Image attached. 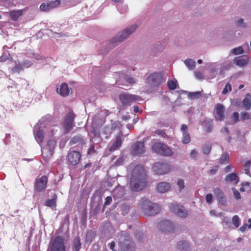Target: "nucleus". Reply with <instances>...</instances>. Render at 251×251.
Returning a JSON list of instances; mask_svg holds the SVG:
<instances>
[{
  "label": "nucleus",
  "mask_w": 251,
  "mask_h": 251,
  "mask_svg": "<svg viewBox=\"0 0 251 251\" xmlns=\"http://www.w3.org/2000/svg\"><path fill=\"white\" fill-rule=\"evenodd\" d=\"M225 180L227 182L236 184L239 182V177L235 173H231L226 176Z\"/></svg>",
  "instance_id": "nucleus-27"
},
{
  "label": "nucleus",
  "mask_w": 251,
  "mask_h": 251,
  "mask_svg": "<svg viewBox=\"0 0 251 251\" xmlns=\"http://www.w3.org/2000/svg\"><path fill=\"white\" fill-rule=\"evenodd\" d=\"M146 173L144 167L141 165H137L133 170L132 177L130 180L131 189L134 191H140L146 185Z\"/></svg>",
  "instance_id": "nucleus-2"
},
{
  "label": "nucleus",
  "mask_w": 251,
  "mask_h": 251,
  "mask_svg": "<svg viewBox=\"0 0 251 251\" xmlns=\"http://www.w3.org/2000/svg\"><path fill=\"white\" fill-rule=\"evenodd\" d=\"M232 118L235 122H237L239 118V114L237 112H234L232 115Z\"/></svg>",
  "instance_id": "nucleus-56"
},
{
  "label": "nucleus",
  "mask_w": 251,
  "mask_h": 251,
  "mask_svg": "<svg viewBox=\"0 0 251 251\" xmlns=\"http://www.w3.org/2000/svg\"><path fill=\"white\" fill-rule=\"evenodd\" d=\"M177 81L174 80H169L167 82V85L170 89L174 90L176 88Z\"/></svg>",
  "instance_id": "nucleus-44"
},
{
  "label": "nucleus",
  "mask_w": 251,
  "mask_h": 251,
  "mask_svg": "<svg viewBox=\"0 0 251 251\" xmlns=\"http://www.w3.org/2000/svg\"><path fill=\"white\" fill-rule=\"evenodd\" d=\"M171 211L180 217H185L187 213L183 207L177 203H172L170 205Z\"/></svg>",
  "instance_id": "nucleus-12"
},
{
  "label": "nucleus",
  "mask_w": 251,
  "mask_h": 251,
  "mask_svg": "<svg viewBox=\"0 0 251 251\" xmlns=\"http://www.w3.org/2000/svg\"><path fill=\"white\" fill-rule=\"evenodd\" d=\"M201 92L196 91L194 92H189L188 96L191 99H196L199 98L201 96Z\"/></svg>",
  "instance_id": "nucleus-40"
},
{
  "label": "nucleus",
  "mask_w": 251,
  "mask_h": 251,
  "mask_svg": "<svg viewBox=\"0 0 251 251\" xmlns=\"http://www.w3.org/2000/svg\"><path fill=\"white\" fill-rule=\"evenodd\" d=\"M249 61V57L246 56L243 58H236L233 60V63L240 67H243L248 65Z\"/></svg>",
  "instance_id": "nucleus-23"
},
{
  "label": "nucleus",
  "mask_w": 251,
  "mask_h": 251,
  "mask_svg": "<svg viewBox=\"0 0 251 251\" xmlns=\"http://www.w3.org/2000/svg\"><path fill=\"white\" fill-rule=\"evenodd\" d=\"M22 15V10L13 11L10 12V16L11 19L14 21L17 20V19Z\"/></svg>",
  "instance_id": "nucleus-34"
},
{
  "label": "nucleus",
  "mask_w": 251,
  "mask_h": 251,
  "mask_svg": "<svg viewBox=\"0 0 251 251\" xmlns=\"http://www.w3.org/2000/svg\"><path fill=\"white\" fill-rule=\"evenodd\" d=\"M117 9L121 13H124L127 11V5L124 3V1H123V4L120 3V4H117Z\"/></svg>",
  "instance_id": "nucleus-38"
},
{
  "label": "nucleus",
  "mask_w": 251,
  "mask_h": 251,
  "mask_svg": "<svg viewBox=\"0 0 251 251\" xmlns=\"http://www.w3.org/2000/svg\"><path fill=\"white\" fill-rule=\"evenodd\" d=\"M80 247V241L78 238H76L74 240L73 247L74 251H79Z\"/></svg>",
  "instance_id": "nucleus-41"
},
{
  "label": "nucleus",
  "mask_w": 251,
  "mask_h": 251,
  "mask_svg": "<svg viewBox=\"0 0 251 251\" xmlns=\"http://www.w3.org/2000/svg\"><path fill=\"white\" fill-rule=\"evenodd\" d=\"M57 199V195L54 194L53 197L51 199H48L46 202L45 205L51 208H55L56 206V201Z\"/></svg>",
  "instance_id": "nucleus-31"
},
{
  "label": "nucleus",
  "mask_w": 251,
  "mask_h": 251,
  "mask_svg": "<svg viewBox=\"0 0 251 251\" xmlns=\"http://www.w3.org/2000/svg\"><path fill=\"white\" fill-rule=\"evenodd\" d=\"M151 202L145 199H142L139 203V207L146 214L147 213V210L151 207Z\"/></svg>",
  "instance_id": "nucleus-25"
},
{
  "label": "nucleus",
  "mask_w": 251,
  "mask_h": 251,
  "mask_svg": "<svg viewBox=\"0 0 251 251\" xmlns=\"http://www.w3.org/2000/svg\"><path fill=\"white\" fill-rule=\"evenodd\" d=\"M171 188V184L167 182L159 183L156 187V190L160 193H164L168 191Z\"/></svg>",
  "instance_id": "nucleus-22"
},
{
  "label": "nucleus",
  "mask_w": 251,
  "mask_h": 251,
  "mask_svg": "<svg viewBox=\"0 0 251 251\" xmlns=\"http://www.w3.org/2000/svg\"><path fill=\"white\" fill-rule=\"evenodd\" d=\"M213 192L218 201L222 205H225L226 202V201L223 191L219 188H215Z\"/></svg>",
  "instance_id": "nucleus-17"
},
{
  "label": "nucleus",
  "mask_w": 251,
  "mask_h": 251,
  "mask_svg": "<svg viewBox=\"0 0 251 251\" xmlns=\"http://www.w3.org/2000/svg\"><path fill=\"white\" fill-rule=\"evenodd\" d=\"M24 68V64L21 63H16L15 66L12 69L13 72H19Z\"/></svg>",
  "instance_id": "nucleus-42"
},
{
  "label": "nucleus",
  "mask_w": 251,
  "mask_h": 251,
  "mask_svg": "<svg viewBox=\"0 0 251 251\" xmlns=\"http://www.w3.org/2000/svg\"><path fill=\"white\" fill-rule=\"evenodd\" d=\"M125 79L126 81L127 82V83L129 84H133L135 82V79L130 76H128V75L126 76L125 77Z\"/></svg>",
  "instance_id": "nucleus-50"
},
{
  "label": "nucleus",
  "mask_w": 251,
  "mask_h": 251,
  "mask_svg": "<svg viewBox=\"0 0 251 251\" xmlns=\"http://www.w3.org/2000/svg\"><path fill=\"white\" fill-rule=\"evenodd\" d=\"M74 118L75 114L73 112H69L66 115L63 124V128L65 133L69 132L73 128Z\"/></svg>",
  "instance_id": "nucleus-10"
},
{
  "label": "nucleus",
  "mask_w": 251,
  "mask_h": 251,
  "mask_svg": "<svg viewBox=\"0 0 251 251\" xmlns=\"http://www.w3.org/2000/svg\"><path fill=\"white\" fill-rule=\"evenodd\" d=\"M125 194V189L122 186L115 188L112 192L113 198L116 200L122 198Z\"/></svg>",
  "instance_id": "nucleus-21"
},
{
  "label": "nucleus",
  "mask_w": 251,
  "mask_h": 251,
  "mask_svg": "<svg viewBox=\"0 0 251 251\" xmlns=\"http://www.w3.org/2000/svg\"><path fill=\"white\" fill-rule=\"evenodd\" d=\"M177 185L178 186L179 190L181 191L184 188V181L182 179H179L177 182Z\"/></svg>",
  "instance_id": "nucleus-49"
},
{
  "label": "nucleus",
  "mask_w": 251,
  "mask_h": 251,
  "mask_svg": "<svg viewBox=\"0 0 251 251\" xmlns=\"http://www.w3.org/2000/svg\"><path fill=\"white\" fill-rule=\"evenodd\" d=\"M145 152V148L143 142H137L132 146V152L135 154H143Z\"/></svg>",
  "instance_id": "nucleus-15"
},
{
  "label": "nucleus",
  "mask_w": 251,
  "mask_h": 251,
  "mask_svg": "<svg viewBox=\"0 0 251 251\" xmlns=\"http://www.w3.org/2000/svg\"><path fill=\"white\" fill-rule=\"evenodd\" d=\"M57 92L60 95L66 97L71 93L72 90L68 88L66 83H62L59 87L57 88Z\"/></svg>",
  "instance_id": "nucleus-18"
},
{
  "label": "nucleus",
  "mask_w": 251,
  "mask_h": 251,
  "mask_svg": "<svg viewBox=\"0 0 251 251\" xmlns=\"http://www.w3.org/2000/svg\"><path fill=\"white\" fill-rule=\"evenodd\" d=\"M55 146V139L52 138L48 140L47 145L42 149V155L45 159H48L52 156Z\"/></svg>",
  "instance_id": "nucleus-6"
},
{
  "label": "nucleus",
  "mask_w": 251,
  "mask_h": 251,
  "mask_svg": "<svg viewBox=\"0 0 251 251\" xmlns=\"http://www.w3.org/2000/svg\"><path fill=\"white\" fill-rule=\"evenodd\" d=\"M231 90V86L229 83H227L225 86V88L223 89V94H226L228 91H230Z\"/></svg>",
  "instance_id": "nucleus-52"
},
{
  "label": "nucleus",
  "mask_w": 251,
  "mask_h": 251,
  "mask_svg": "<svg viewBox=\"0 0 251 251\" xmlns=\"http://www.w3.org/2000/svg\"><path fill=\"white\" fill-rule=\"evenodd\" d=\"M195 76L197 78L200 79H202L203 77L202 73L199 71H196L195 72Z\"/></svg>",
  "instance_id": "nucleus-55"
},
{
  "label": "nucleus",
  "mask_w": 251,
  "mask_h": 251,
  "mask_svg": "<svg viewBox=\"0 0 251 251\" xmlns=\"http://www.w3.org/2000/svg\"><path fill=\"white\" fill-rule=\"evenodd\" d=\"M249 225H247V224H244L240 228V230L242 232H244L247 228H251V219H250L248 220Z\"/></svg>",
  "instance_id": "nucleus-46"
},
{
  "label": "nucleus",
  "mask_w": 251,
  "mask_h": 251,
  "mask_svg": "<svg viewBox=\"0 0 251 251\" xmlns=\"http://www.w3.org/2000/svg\"><path fill=\"white\" fill-rule=\"evenodd\" d=\"M236 25L238 27L242 28H245L247 26L246 23L244 22V19L242 18H240L236 21Z\"/></svg>",
  "instance_id": "nucleus-43"
},
{
  "label": "nucleus",
  "mask_w": 251,
  "mask_h": 251,
  "mask_svg": "<svg viewBox=\"0 0 251 251\" xmlns=\"http://www.w3.org/2000/svg\"><path fill=\"white\" fill-rule=\"evenodd\" d=\"M251 118V114L248 112H242L240 113V118L242 120L250 119Z\"/></svg>",
  "instance_id": "nucleus-45"
},
{
  "label": "nucleus",
  "mask_w": 251,
  "mask_h": 251,
  "mask_svg": "<svg viewBox=\"0 0 251 251\" xmlns=\"http://www.w3.org/2000/svg\"><path fill=\"white\" fill-rule=\"evenodd\" d=\"M243 105L246 110H249L251 106V95L247 94L243 101Z\"/></svg>",
  "instance_id": "nucleus-30"
},
{
  "label": "nucleus",
  "mask_w": 251,
  "mask_h": 251,
  "mask_svg": "<svg viewBox=\"0 0 251 251\" xmlns=\"http://www.w3.org/2000/svg\"><path fill=\"white\" fill-rule=\"evenodd\" d=\"M56 128L49 121L43 118L34 126V137L38 143H42L45 135L48 136L53 135L57 131Z\"/></svg>",
  "instance_id": "nucleus-1"
},
{
  "label": "nucleus",
  "mask_w": 251,
  "mask_h": 251,
  "mask_svg": "<svg viewBox=\"0 0 251 251\" xmlns=\"http://www.w3.org/2000/svg\"><path fill=\"white\" fill-rule=\"evenodd\" d=\"M22 64H24V68H25V67H27V68L29 67L32 64V63L29 61H26L25 62L22 63Z\"/></svg>",
  "instance_id": "nucleus-59"
},
{
  "label": "nucleus",
  "mask_w": 251,
  "mask_h": 251,
  "mask_svg": "<svg viewBox=\"0 0 251 251\" xmlns=\"http://www.w3.org/2000/svg\"><path fill=\"white\" fill-rule=\"evenodd\" d=\"M184 63L190 70H193L195 68V61L193 59H186Z\"/></svg>",
  "instance_id": "nucleus-33"
},
{
  "label": "nucleus",
  "mask_w": 251,
  "mask_h": 251,
  "mask_svg": "<svg viewBox=\"0 0 251 251\" xmlns=\"http://www.w3.org/2000/svg\"><path fill=\"white\" fill-rule=\"evenodd\" d=\"M48 251H65L62 238L56 237Z\"/></svg>",
  "instance_id": "nucleus-9"
},
{
  "label": "nucleus",
  "mask_w": 251,
  "mask_h": 251,
  "mask_svg": "<svg viewBox=\"0 0 251 251\" xmlns=\"http://www.w3.org/2000/svg\"><path fill=\"white\" fill-rule=\"evenodd\" d=\"M232 223L236 227H238L240 225V219L237 215H235L232 218Z\"/></svg>",
  "instance_id": "nucleus-48"
},
{
  "label": "nucleus",
  "mask_w": 251,
  "mask_h": 251,
  "mask_svg": "<svg viewBox=\"0 0 251 251\" xmlns=\"http://www.w3.org/2000/svg\"><path fill=\"white\" fill-rule=\"evenodd\" d=\"M153 171L158 175H164L168 173L171 170L170 165L164 163H156L152 167Z\"/></svg>",
  "instance_id": "nucleus-7"
},
{
  "label": "nucleus",
  "mask_w": 251,
  "mask_h": 251,
  "mask_svg": "<svg viewBox=\"0 0 251 251\" xmlns=\"http://www.w3.org/2000/svg\"><path fill=\"white\" fill-rule=\"evenodd\" d=\"M80 158V154L79 152L75 151H71L68 155V160L72 165L77 164Z\"/></svg>",
  "instance_id": "nucleus-16"
},
{
  "label": "nucleus",
  "mask_w": 251,
  "mask_h": 251,
  "mask_svg": "<svg viewBox=\"0 0 251 251\" xmlns=\"http://www.w3.org/2000/svg\"><path fill=\"white\" fill-rule=\"evenodd\" d=\"M234 55H240L244 53V49L242 47L240 46L232 49L230 51Z\"/></svg>",
  "instance_id": "nucleus-35"
},
{
  "label": "nucleus",
  "mask_w": 251,
  "mask_h": 251,
  "mask_svg": "<svg viewBox=\"0 0 251 251\" xmlns=\"http://www.w3.org/2000/svg\"><path fill=\"white\" fill-rule=\"evenodd\" d=\"M161 75L159 73H153L147 79V83L151 87H156L162 82Z\"/></svg>",
  "instance_id": "nucleus-11"
},
{
  "label": "nucleus",
  "mask_w": 251,
  "mask_h": 251,
  "mask_svg": "<svg viewBox=\"0 0 251 251\" xmlns=\"http://www.w3.org/2000/svg\"><path fill=\"white\" fill-rule=\"evenodd\" d=\"M212 195L211 194H207L205 197V200L207 203H211L212 201Z\"/></svg>",
  "instance_id": "nucleus-53"
},
{
  "label": "nucleus",
  "mask_w": 251,
  "mask_h": 251,
  "mask_svg": "<svg viewBox=\"0 0 251 251\" xmlns=\"http://www.w3.org/2000/svg\"><path fill=\"white\" fill-rule=\"evenodd\" d=\"M177 248L181 251H187L189 248V244L186 241H179L177 243Z\"/></svg>",
  "instance_id": "nucleus-32"
},
{
  "label": "nucleus",
  "mask_w": 251,
  "mask_h": 251,
  "mask_svg": "<svg viewBox=\"0 0 251 251\" xmlns=\"http://www.w3.org/2000/svg\"><path fill=\"white\" fill-rule=\"evenodd\" d=\"M211 150V145L210 143H206L203 145L202 148L203 152L205 154L210 153Z\"/></svg>",
  "instance_id": "nucleus-39"
},
{
  "label": "nucleus",
  "mask_w": 251,
  "mask_h": 251,
  "mask_svg": "<svg viewBox=\"0 0 251 251\" xmlns=\"http://www.w3.org/2000/svg\"><path fill=\"white\" fill-rule=\"evenodd\" d=\"M232 190L235 199L237 200L240 199L241 195L240 193L234 188H233Z\"/></svg>",
  "instance_id": "nucleus-51"
},
{
  "label": "nucleus",
  "mask_w": 251,
  "mask_h": 251,
  "mask_svg": "<svg viewBox=\"0 0 251 251\" xmlns=\"http://www.w3.org/2000/svg\"><path fill=\"white\" fill-rule=\"evenodd\" d=\"M190 155L192 158H196L198 156V152L195 150H193L191 151Z\"/></svg>",
  "instance_id": "nucleus-54"
},
{
  "label": "nucleus",
  "mask_w": 251,
  "mask_h": 251,
  "mask_svg": "<svg viewBox=\"0 0 251 251\" xmlns=\"http://www.w3.org/2000/svg\"><path fill=\"white\" fill-rule=\"evenodd\" d=\"M152 150L158 154L165 156H171L174 153L170 148L160 143L154 144L152 147Z\"/></svg>",
  "instance_id": "nucleus-5"
},
{
  "label": "nucleus",
  "mask_w": 251,
  "mask_h": 251,
  "mask_svg": "<svg viewBox=\"0 0 251 251\" xmlns=\"http://www.w3.org/2000/svg\"><path fill=\"white\" fill-rule=\"evenodd\" d=\"M251 165V161L250 160L247 161L244 164L245 168H249Z\"/></svg>",
  "instance_id": "nucleus-60"
},
{
  "label": "nucleus",
  "mask_w": 251,
  "mask_h": 251,
  "mask_svg": "<svg viewBox=\"0 0 251 251\" xmlns=\"http://www.w3.org/2000/svg\"><path fill=\"white\" fill-rule=\"evenodd\" d=\"M60 4V1L55 0L47 3H43L40 6L41 11L48 12L54 8L58 6Z\"/></svg>",
  "instance_id": "nucleus-13"
},
{
  "label": "nucleus",
  "mask_w": 251,
  "mask_h": 251,
  "mask_svg": "<svg viewBox=\"0 0 251 251\" xmlns=\"http://www.w3.org/2000/svg\"><path fill=\"white\" fill-rule=\"evenodd\" d=\"M133 244L129 240H125L123 244L120 243L121 251H133Z\"/></svg>",
  "instance_id": "nucleus-26"
},
{
  "label": "nucleus",
  "mask_w": 251,
  "mask_h": 251,
  "mask_svg": "<svg viewBox=\"0 0 251 251\" xmlns=\"http://www.w3.org/2000/svg\"><path fill=\"white\" fill-rule=\"evenodd\" d=\"M122 137L121 135H118L116 137V140L113 143V145L110 147V151H113L118 149L122 144Z\"/></svg>",
  "instance_id": "nucleus-29"
},
{
  "label": "nucleus",
  "mask_w": 251,
  "mask_h": 251,
  "mask_svg": "<svg viewBox=\"0 0 251 251\" xmlns=\"http://www.w3.org/2000/svg\"><path fill=\"white\" fill-rule=\"evenodd\" d=\"M119 99L124 105H128L140 100V98L137 96L127 93L121 94L119 96Z\"/></svg>",
  "instance_id": "nucleus-8"
},
{
  "label": "nucleus",
  "mask_w": 251,
  "mask_h": 251,
  "mask_svg": "<svg viewBox=\"0 0 251 251\" xmlns=\"http://www.w3.org/2000/svg\"><path fill=\"white\" fill-rule=\"evenodd\" d=\"M241 192H250L251 190L250 182H245L242 183V187L240 188Z\"/></svg>",
  "instance_id": "nucleus-37"
},
{
  "label": "nucleus",
  "mask_w": 251,
  "mask_h": 251,
  "mask_svg": "<svg viewBox=\"0 0 251 251\" xmlns=\"http://www.w3.org/2000/svg\"><path fill=\"white\" fill-rule=\"evenodd\" d=\"M133 109H134V111L135 113H137V112H139V109L138 106H137L136 105H134L133 106Z\"/></svg>",
  "instance_id": "nucleus-64"
},
{
  "label": "nucleus",
  "mask_w": 251,
  "mask_h": 251,
  "mask_svg": "<svg viewBox=\"0 0 251 251\" xmlns=\"http://www.w3.org/2000/svg\"><path fill=\"white\" fill-rule=\"evenodd\" d=\"M181 130L182 132V142L183 144H188L190 142V136L188 132L187 131V126L183 125L181 127Z\"/></svg>",
  "instance_id": "nucleus-24"
},
{
  "label": "nucleus",
  "mask_w": 251,
  "mask_h": 251,
  "mask_svg": "<svg viewBox=\"0 0 251 251\" xmlns=\"http://www.w3.org/2000/svg\"><path fill=\"white\" fill-rule=\"evenodd\" d=\"M244 172H245V174H246L247 175L251 177V173L250 172L249 168H245L244 170Z\"/></svg>",
  "instance_id": "nucleus-61"
},
{
  "label": "nucleus",
  "mask_w": 251,
  "mask_h": 251,
  "mask_svg": "<svg viewBox=\"0 0 251 251\" xmlns=\"http://www.w3.org/2000/svg\"><path fill=\"white\" fill-rule=\"evenodd\" d=\"M215 119L217 121H222L224 118L225 109L224 106L220 103L215 105Z\"/></svg>",
  "instance_id": "nucleus-14"
},
{
  "label": "nucleus",
  "mask_w": 251,
  "mask_h": 251,
  "mask_svg": "<svg viewBox=\"0 0 251 251\" xmlns=\"http://www.w3.org/2000/svg\"><path fill=\"white\" fill-rule=\"evenodd\" d=\"M47 183V177L46 176H43L40 179H39L35 185L36 189L38 191H41L45 189L46 187Z\"/></svg>",
  "instance_id": "nucleus-19"
},
{
  "label": "nucleus",
  "mask_w": 251,
  "mask_h": 251,
  "mask_svg": "<svg viewBox=\"0 0 251 251\" xmlns=\"http://www.w3.org/2000/svg\"><path fill=\"white\" fill-rule=\"evenodd\" d=\"M229 156L227 153H223L220 159V162L221 163H224L227 162L228 160Z\"/></svg>",
  "instance_id": "nucleus-47"
},
{
  "label": "nucleus",
  "mask_w": 251,
  "mask_h": 251,
  "mask_svg": "<svg viewBox=\"0 0 251 251\" xmlns=\"http://www.w3.org/2000/svg\"><path fill=\"white\" fill-rule=\"evenodd\" d=\"M230 67V65L226 66L222 65L219 68V65L217 63H210L208 65V67L209 69V78H213L215 77L218 74V70H219V74L223 75L224 73L225 70H228Z\"/></svg>",
  "instance_id": "nucleus-3"
},
{
  "label": "nucleus",
  "mask_w": 251,
  "mask_h": 251,
  "mask_svg": "<svg viewBox=\"0 0 251 251\" xmlns=\"http://www.w3.org/2000/svg\"><path fill=\"white\" fill-rule=\"evenodd\" d=\"M71 141L73 144L78 143L80 145H82L84 143L83 140L80 135H77L74 137Z\"/></svg>",
  "instance_id": "nucleus-36"
},
{
  "label": "nucleus",
  "mask_w": 251,
  "mask_h": 251,
  "mask_svg": "<svg viewBox=\"0 0 251 251\" xmlns=\"http://www.w3.org/2000/svg\"><path fill=\"white\" fill-rule=\"evenodd\" d=\"M138 25L136 24L128 26L123 31L118 33L116 37V41L121 42L126 40L135 31Z\"/></svg>",
  "instance_id": "nucleus-4"
},
{
  "label": "nucleus",
  "mask_w": 251,
  "mask_h": 251,
  "mask_svg": "<svg viewBox=\"0 0 251 251\" xmlns=\"http://www.w3.org/2000/svg\"><path fill=\"white\" fill-rule=\"evenodd\" d=\"M124 161V158L123 157H120L118 158L116 162V165L117 166L120 165L122 164V163Z\"/></svg>",
  "instance_id": "nucleus-57"
},
{
  "label": "nucleus",
  "mask_w": 251,
  "mask_h": 251,
  "mask_svg": "<svg viewBox=\"0 0 251 251\" xmlns=\"http://www.w3.org/2000/svg\"><path fill=\"white\" fill-rule=\"evenodd\" d=\"M210 214L212 216H219L222 215L221 213H219L218 214H216L215 213V212L214 210L210 211Z\"/></svg>",
  "instance_id": "nucleus-63"
},
{
  "label": "nucleus",
  "mask_w": 251,
  "mask_h": 251,
  "mask_svg": "<svg viewBox=\"0 0 251 251\" xmlns=\"http://www.w3.org/2000/svg\"><path fill=\"white\" fill-rule=\"evenodd\" d=\"M115 243L114 242H112L110 245H109V247H110V249L112 251H116L115 250H114V247H115Z\"/></svg>",
  "instance_id": "nucleus-62"
},
{
  "label": "nucleus",
  "mask_w": 251,
  "mask_h": 251,
  "mask_svg": "<svg viewBox=\"0 0 251 251\" xmlns=\"http://www.w3.org/2000/svg\"><path fill=\"white\" fill-rule=\"evenodd\" d=\"M160 210V207L158 204L151 203V207L147 210V213L146 215H155L158 213Z\"/></svg>",
  "instance_id": "nucleus-28"
},
{
  "label": "nucleus",
  "mask_w": 251,
  "mask_h": 251,
  "mask_svg": "<svg viewBox=\"0 0 251 251\" xmlns=\"http://www.w3.org/2000/svg\"><path fill=\"white\" fill-rule=\"evenodd\" d=\"M159 226L163 231H171L173 229L174 225L169 220H164L159 223Z\"/></svg>",
  "instance_id": "nucleus-20"
},
{
  "label": "nucleus",
  "mask_w": 251,
  "mask_h": 251,
  "mask_svg": "<svg viewBox=\"0 0 251 251\" xmlns=\"http://www.w3.org/2000/svg\"><path fill=\"white\" fill-rule=\"evenodd\" d=\"M112 201V198L111 197H107L105 199V205H109L110 204Z\"/></svg>",
  "instance_id": "nucleus-58"
}]
</instances>
